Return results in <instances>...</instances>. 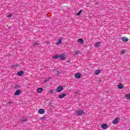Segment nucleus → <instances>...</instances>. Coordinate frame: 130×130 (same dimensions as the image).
Returning <instances> with one entry per match:
<instances>
[{
  "instance_id": "nucleus-25",
  "label": "nucleus",
  "mask_w": 130,
  "mask_h": 130,
  "mask_svg": "<svg viewBox=\"0 0 130 130\" xmlns=\"http://www.w3.org/2000/svg\"><path fill=\"white\" fill-rule=\"evenodd\" d=\"M80 53H81V52L80 51H76V54H80Z\"/></svg>"
},
{
  "instance_id": "nucleus-28",
  "label": "nucleus",
  "mask_w": 130,
  "mask_h": 130,
  "mask_svg": "<svg viewBox=\"0 0 130 130\" xmlns=\"http://www.w3.org/2000/svg\"><path fill=\"white\" fill-rule=\"evenodd\" d=\"M34 45H38V44L36 43Z\"/></svg>"
},
{
  "instance_id": "nucleus-17",
  "label": "nucleus",
  "mask_w": 130,
  "mask_h": 130,
  "mask_svg": "<svg viewBox=\"0 0 130 130\" xmlns=\"http://www.w3.org/2000/svg\"><path fill=\"white\" fill-rule=\"evenodd\" d=\"M62 40H61V38L59 39L58 42L56 43V45H58V44H60V43H61V41Z\"/></svg>"
},
{
  "instance_id": "nucleus-10",
  "label": "nucleus",
  "mask_w": 130,
  "mask_h": 130,
  "mask_svg": "<svg viewBox=\"0 0 130 130\" xmlns=\"http://www.w3.org/2000/svg\"><path fill=\"white\" fill-rule=\"evenodd\" d=\"M121 39L123 41V42H127V41H128V39L124 37H122Z\"/></svg>"
},
{
  "instance_id": "nucleus-5",
  "label": "nucleus",
  "mask_w": 130,
  "mask_h": 130,
  "mask_svg": "<svg viewBox=\"0 0 130 130\" xmlns=\"http://www.w3.org/2000/svg\"><path fill=\"white\" fill-rule=\"evenodd\" d=\"M75 77L76 79H81V74L79 73L75 74Z\"/></svg>"
},
{
  "instance_id": "nucleus-13",
  "label": "nucleus",
  "mask_w": 130,
  "mask_h": 130,
  "mask_svg": "<svg viewBox=\"0 0 130 130\" xmlns=\"http://www.w3.org/2000/svg\"><path fill=\"white\" fill-rule=\"evenodd\" d=\"M23 74H24V72L22 71H20L17 73V75L19 76V77H21Z\"/></svg>"
},
{
  "instance_id": "nucleus-8",
  "label": "nucleus",
  "mask_w": 130,
  "mask_h": 130,
  "mask_svg": "<svg viewBox=\"0 0 130 130\" xmlns=\"http://www.w3.org/2000/svg\"><path fill=\"white\" fill-rule=\"evenodd\" d=\"M107 127H108V126L107 125V124H106V123L103 124V125H102V128L103 129H106V128H107Z\"/></svg>"
},
{
  "instance_id": "nucleus-2",
  "label": "nucleus",
  "mask_w": 130,
  "mask_h": 130,
  "mask_svg": "<svg viewBox=\"0 0 130 130\" xmlns=\"http://www.w3.org/2000/svg\"><path fill=\"white\" fill-rule=\"evenodd\" d=\"M63 90V87L61 86H58L57 87L56 91L57 93H59V92H61Z\"/></svg>"
},
{
  "instance_id": "nucleus-21",
  "label": "nucleus",
  "mask_w": 130,
  "mask_h": 130,
  "mask_svg": "<svg viewBox=\"0 0 130 130\" xmlns=\"http://www.w3.org/2000/svg\"><path fill=\"white\" fill-rule=\"evenodd\" d=\"M125 53V50H122V51H121V54H124Z\"/></svg>"
},
{
  "instance_id": "nucleus-26",
  "label": "nucleus",
  "mask_w": 130,
  "mask_h": 130,
  "mask_svg": "<svg viewBox=\"0 0 130 130\" xmlns=\"http://www.w3.org/2000/svg\"><path fill=\"white\" fill-rule=\"evenodd\" d=\"M22 121L23 122H26V121H27V119H23Z\"/></svg>"
},
{
  "instance_id": "nucleus-24",
  "label": "nucleus",
  "mask_w": 130,
  "mask_h": 130,
  "mask_svg": "<svg viewBox=\"0 0 130 130\" xmlns=\"http://www.w3.org/2000/svg\"><path fill=\"white\" fill-rule=\"evenodd\" d=\"M7 18H11V17H12V14H9L7 15Z\"/></svg>"
},
{
  "instance_id": "nucleus-9",
  "label": "nucleus",
  "mask_w": 130,
  "mask_h": 130,
  "mask_svg": "<svg viewBox=\"0 0 130 130\" xmlns=\"http://www.w3.org/2000/svg\"><path fill=\"white\" fill-rule=\"evenodd\" d=\"M66 96H67L66 94L63 93V94H60L58 97L60 99H62V98H64V97H66Z\"/></svg>"
},
{
  "instance_id": "nucleus-1",
  "label": "nucleus",
  "mask_w": 130,
  "mask_h": 130,
  "mask_svg": "<svg viewBox=\"0 0 130 130\" xmlns=\"http://www.w3.org/2000/svg\"><path fill=\"white\" fill-rule=\"evenodd\" d=\"M84 113V110L82 109H79L76 111V115H83Z\"/></svg>"
},
{
  "instance_id": "nucleus-16",
  "label": "nucleus",
  "mask_w": 130,
  "mask_h": 130,
  "mask_svg": "<svg viewBox=\"0 0 130 130\" xmlns=\"http://www.w3.org/2000/svg\"><path fill=\"white\" fill-rule=\"evenodd\" d=\"M100 73H101V70H95L94 74H95V75H99V74H100Z\"/></svg>"
},
{
  "instance_id": "nucleus-7",
  "label": "nucleus",
  "mask_w": 130,
  "mask_h": 130,
  "mask_svg": "<svg viewBox=\"0 0 130 130\" xmlns=\"http://www.w3.org/2000/svg\"><path fill=\"white\" fill-rule=\"evenodd\" d=\"M119 118H117L115 119H114L113 121V124H117L118 122V120H119Z\"/></svg>"
},
{
  "instance_id": "nucleus-20",
  "label": "nucleus",
  "mask_w": 130,
  "mask_h": 130,
  "mask_svg": "<svg viewBox=\"0 0 130 130\" xmlns=\"http://www.w3.org/2000/svg\"><path fill=\"white\" fill-rule=\"evenodd\" d=\"M54 92V90H53V89L50 90L49 91V94H53Z\"/></svg>"
},
{
  "instance_id": "nucleus-18",
  "label": "nucleus",
  "mask_w": 130,
  "mask_h": 130,
  "mask_svg": "<svg viewBox=\"0 0 130 130\" xmlns=\"http://www.w3.org/2000/svg\"><path fill=\"white\" fill-rule=\"evenodd\" d=\"M78 42H80V43H83V42H84V41L83 40V39H79L78 40Z\"/></svg>"
},
{
  "instance_id": "nucleus-12",
  "label": "nucleus",
  "mask_w": 130,
  "mask_h": 130,
  "mask_svg": "<svg viewBox=\"0 0 130 130\" xmlns=\"http://www.w3.org/2000/svg\"><path fill=\"white\" fill-rule=\"evenodd\" d=\"M100 44H101V42H98L95 43L94 46L95 47H99V46H100Z\"/></svg>"
},
{
  "instance_id": "nucleus-15",
  "label": "nucleus",
  "mask_w": 130,
  "mask_h": 130,
  "mask_svg": "<svg viewBox=\"0 0 130 130\" xmlns=\"http://www.w3.org/2000/svg\"><path fill=\"white\" fill-rule=\"evenodd\" d=\"M58 57H59V54H56V55H55L54 56H53L52 57V58L53 59H56V58H58Z\"/></svg>"
},
{
  "instance_id": "nucleus-6",
  "label": "nucleus",
  "mask_w": 130,
  "mask_h": 130,
  "mask_svg": "<svg viewBox=\"0 0 130 130\" xmlns=\"http://www.w3.org/2000/svg\"><path fill=\"white\" fill-rule=\"evenodd\" d=\"M20 94H21V90H17L15 93H14V95H15V96H19V95H20Z\"/></svg>"
},
{
  "instance_id": "nucleus-3",
  "label": "nucleus",
  "mask_w": 130,
  "mask_h": 130,
  "mask_svg": "<svg viewBox=\"0 0 130 130\" xmlns=\"http://www.w3.org/2000/svg\"><path fill=\"white\" fill-rule=\"evenodd\" d=\"M59 57L62 60H64L67 58V55L64 54H62L59 55Z\"/></svg>"
},
{
  "instance_id": "nucleus-23",
  "label": "nucleus",
  "mask_w": 130,
  "mask_h": 130,
  "mask_svg": "<svg viewBox=\"0 0 130 130\" xmlns=\"http://www.w3.org/2000/svg\"><path fill=\"white\" fill-rule=\"evenodd\" d=\"M56 74V76H58V75L60 74V72L59 71H57Z\"/></svg>"
},
{
  "instance_id": "nucleus-11",
  "label": "nucleus",
  "mask_w": 130,
  "mask_h": 130,
  "mask_svg": "<svg viewBox=\"0 0 130 130\" xmlns=\"http://www.w3.org/2000/svg\"><path fill=\"white\" fill-rule=\"evenodd\" d=\"M43 91V88L42 87L38 88L37 89V92L38 93H41Z\"/></svg>"
},
{
  "instance_id": "nucleus-4",
  "label": "nucleus",
  "mask_w": 130,
  "mask_h": 130,
  "mask_svg": "<svg viewBox=\"0 0 130 130\" xmlns=\"http://www.w3.org/2000/svg\"><path fill=\"white\" fill-rule=\"evenodd\" d=\"M38 113H39V114H43L45 113V111H44V109H40L38 110Z\"/></svg>"
},
{
  "instance_id": "nucleus-22",
  "label": "nucleus",
  "mask_w": 130,
  "mask_h": 130,
  "mask_svg": "<svg viewBox=\"0 0 130 130\" xmlns=\"http://www.w3.org/2000/svg\"><path fill=\"white\" fill-rule=\"evenodd\" d=\"M81 13H82V10H80L79 13L77 14V16H80L81 15Z\"/></svg>"
},
{
  "instance_id": "nucleus-14",
  "label": "nucleus",
  "mask_w": 130,
  "mask_h": 130,
  "mask_svg": "<svg viewBox=\"0 0 130 130\" xmlns=\"http://www.w3.org/2000/svg\"><path fill=\"white\" fill-rule=\"evenodd\" d=\"M118 89H123V85L120 84L117 85Z\"/></svg>"
},
{
  "instance_id": "nucleus-27",
  "label": "nucleus",
  "mask_w": 130,
  "mask_h": 130,
  "mask_svg": "<svg viewBox=\"0 0 130 130\" xmlns=\"http://www.w3.org/2000/svg\"><path fill=\"white\" fill-rule=\"evenodd\" d=\"M48 81H49V79H47L45 80L44 82L45 83H46V82H48Z\"/></svg>"
},
{
  "instance_id": "nucleus-19",
  "label": "nucleus",
  "mask_w": 130,
  "mask_h": 130,
  "mask_svg": "<svg viewBox=\"0 0 130 130\" xmlns=\"http://www.w3.org/2000/svg\"><path fill=\"white\" fill-rule=\"evenodd\" d=\"M125 98L126 99L130 100V94H126Z\"/></svg>"
}]
</instances>
